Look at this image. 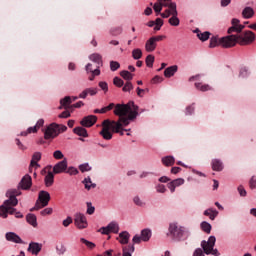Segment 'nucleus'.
<instances>
[{
	"label": "nucleus",
	"mask_w": 256,
	"mask_h": 256,
	"mask_svg": "<svg viewBox=\"0 0 256 256\" xmlns=\"http://www.w3.org/2000/svg\"><path fill=\"white\" fill-rule=\"evenodd\" d=\"M18 195H21V193L17 190H10L6 193L8 199L0 206V217L2 219H7L9 215H15L16 219H23L21 212H17V209L13 208L19 204Z\"/></svg>",
	"instance_id": "nucleus-2"
},
{
	"label": "nucleus",
	"mask_w": 256,
	"mask_h": 256,
	"mask_svg": "<svg viewBox=\"0 0 256 256\" xmlns=\"http://www.w3.org/2000/svg\"><path fill=\"white\" fill-rule=\"evenodd\" d=\"M26 221H27V223L32 225V227H36L37 226V216H35V214H28L26 216Z\"/></svg>",
	"instance_id": "nucleus-32"
},
{
	"label": "nucleus",
	"mask_w": 256,
	"mask_h": 256,
	"mask_svg": "<svg viewBox=\"0 0 256 256\" xmlns=\"http://www.w3.org/2000/svg\"><path fill=\"white\" fill-rule=\"evenodd\" d=\"M201 229L204 231V233H211V224L209 222H202L201 223Z\"/></svg>",
	"instance_id": "nucleus-39"
},
{
	"label": "nucleus",
	"mask_w": 256,
	"mask_h": 256,
	"mask_svg": "<svg viewBox=\"0 0 256 256\" xmlns=\"http://www.w3.org/2000/svg\"><path fill=\"white\" fill-rule=\"evenodd\" d=\"M151 235H152L151 230L143 229L141 231V236L140 237L142 238V241L147 242V241H149V239H151Z\"/></svg>",
	"instance_id": "nucleus-31"
},
{
	"label": "nucleus",
	"mask_w": 256,
	"mask_h": 256,
	"mask_svg": "<svg viewBox=\"0 0 256 256\" xmlns=\"http://www.w3.org/2000/svg\"><path fill=\"white\" fill-rule=\"evenodd\" d=\"M114 115L119 117L118 121L106 119L102 122V130L100 131L101 137L105 141H111L113 139V133H119V135H125L123 127H127L131 121L137 119L139 115V106L135 105V102H129L128 104H116Z\"/></svg>",
	"instance_id": "nucleus-1"
},
{
	"label": "nucleus",
	"mask_w": 256,
	"mask_h": 256,
	"mask_svg": "<svg viewBox=\"0 0 256 256\" xmlns=\"http://www.w3.org/2000/svg\"><path fill=\"white\" fill-rule=\"evenodd\" d=\"M87 211L86 213L88 215H93V213H95V208L93 207V204H91V202H87Z\"/></svg>",
	"instance_id": "nucleus-46"
},
{
	"label": "nucleus",
	"mask_w": 256,
	"mask_h": 256,
	"mask_svg": "<svg viewBox=\"0 0 256 256\" xmlns=\"http://www.w3.org/2000/svg\"><path fill=\"white\" fill-rule=\"evenodd\" d=\"M31 185H33V180L29 174H26L19 183V187L24 191L31 189Z\"/></svg>",
	"instance_id": "nucleus-12"
},
{
	"label": "nucleus",
	"mask_w": 256,
	"mask_h": 256,
	"mask_svg": "<svg viewBox=\"0 0 256 256\" xmlns=\"http://www.w3.org/2000/svg\"><path fill=\"white\" fill-rule=\"evenodd\" d=\"M56 250L58 255H63V253H65L66 251L65 246H63L62 244L59 246H56Z\"/></svg>",
	"instance_id": "nucleus-58"
},
{
	"label": "nucleus",
	"mask_w": 256,
	"mask_h": 256,
	"mask_svg": "<svg viewBox=\"0 0 256 256\" xmlns=\"http://www.w3.org/2000/svg\"><path fill=\"white\" fill-rule=\"evenodd\" d=\"M74 224L78 229H87V217L85 214L77 213L75 214Z\"/></svg>",
	"instance_id": "nucleus-9"
},
{
	"label": "nucleus",
	"mask_w": 256,
	"mask_h": 256,
	"mask_svg": "<svg viewBox=\"0 0 256 256\" xmlns=\"http://www.w3.org/2000/svg\"><path fill=\"white\" fill-rule=\"evenodd\" d=\"M157 49V42L153 39V37H150L146 43H145V50L147 53H153Z\"/></svg>",
	"instance_id": "nucleus-16"
},
{
	"label": "nucleus",
	"mask_w": 256,
	"mask_h": 256,
	"mask_svg": "<svg viewBox=\"0 0 256 256\" xmlns=\"http://www.w3.org/2000/svg\"><path fill=\"white\" fill-rule=\"evenodd\" d=\"M53 157H54V159L59 160V159H63L65 157V155H63V152H61L60 150H56L53 153Z\"/></svg>",
	"instance_id": "nucleus-49"
},
{
	"label": "nucleus",
	"mask_w": 256,
	"mask_h": 256,
	"mask_svg": "<svg viewBox=\"0 0 256 256\" xmlns=\"http://www.w3.org/2000/svg\"><path fill=\"white\" fill-rule=\"evenodd\" d=\"M71 103H73V100L70 96H66L63 99L60 100V104L61 106H59V109H67V107H69V105H71Z\"/></svg>",
	"instance_id": "nucleus-26"
},
{
	"label": "nucleus",
	"mask_w": 256,
	"mask_h": 256,
	"mask_svg": "<svg viewBox=\"0 0 256 256\" xmlns=\"http://www.w3.org/2000/svg\"><path fill=\"white\" fill-rule=\"evenodd\" d=\"M99 87L107 93L109 91V86L107 85V82H99Z\"/></svg>",
	"instance_id": "nucleus-55"
},
{
	"label": "nucleus",
	"mask_w": 256,
	"mask_h": 256,
	"mask_svg": "<svg viewBox=\"0 0 256 256\" xmlns=\"http://www.w3.org/2000/svg\"><path fill=\"white\" fill-rule=\"evenodd\" d=\"M59 119H69L71 117V112L69 110H65L61 114L58 115Z\"/></svg>",
	"instance_id": "nucleus-48"
},
{
	"label": "nucleus",
	"mask_w": 256,
	"mask_h": 256,
	"mask_svg": "<svg viewBox=\"0 0 256 256\" xmlns=\"http://www.w3.org/2000/svg\"><path fill=\"white\" fill-rule=\"evenodd\" d=\"M83 183H84V185H85V189H88V191H89V189H91V188H92V189H95V187H97V184L91 182V178H90V177L85 178L84 181H83Z\"/></svg>",
	"instance_id": "nucleus-35"
},
{
	"label": "nucleus",
	"mask_w": 256,
	"mask_h": 256,
	"mask_svg": "<svg viewBox=\"0 0 256 256\" xmlns=\"http://www.w3.org/2000/svg\"><path fill=\"white\" fill-rule=\"evenodd\" d=\"M123 254L122 256H131V253H135V246L132 244L128 246H124L122 248Z\"/></svg>",
	"instance_id": "nucleus-28"
},
{
	"label": "nucleus",
	"mask_w": 256,
	"mask_h": 256,
	"mask_svg": "<svg viewBox=\"0 0 256 256\" xmlns=\"http://www.w3.org/2000/svg\"><path fill=\"white\" fill-rule=\"evenodd\" d=\"M113 83H114V85H116V87H123V85H125V82L123 81V79H121L119 77H115L113 79Z\"/></svg>",
	"instance_id": "nucleus-43"
},
{
	"label": "nucleus",
	"mask_w": 256,
	"mask_h": 256,
	"mask_svg": "<svg viewBox=\"0 0 256 256\" xmlns=\"http://www.w3.org/2000/svg\"><path fill=\"white\" fill-rule=\"evenodd\" d=\"M67 171V160L64 158L62 161L58 162L53 167L54 175H59L60 173H65Z\"/></svg>",
	"instance_id": "nucleus-11"
},
{
	"label": "nucleus",
	"mask_w": 256,
	"mask_h": 256,
	"mask_svg": "<svg viewBox=\"0 0 256 256\" xmlns=\"http://www.w3.org/2000/svg\"><path fill=\"white\" fill-rule=\"evenodd\" d=\"M86 93H87L88 95H91V96L97 95V89H96V88H87V89H86Z\"/></svg>",
	"instance_id": "nucleus-62"
},
{
	"label": "nucleus",
	"mask_w": 256,
	"mask_h": 256,
	"mask_svg": "<svg viewBox=\"0 0 256 256\" xmlns=\"http://www.w3.org/2000/svg\"><path fill=\"white\" fill-rule=\"evenodd\" d=\"M249 185H250V189L256 188V177L255 176H252V178L250 179Z\"/></svg>",
	"instance_id": "nucleus-61"
},
{
	"label": "nucleus",
	"mask_w": 256,
	"mask_h": 256,
	"mask_svg": "<svg viewBox=\"0 0 256 256\" xmlns=\"http://www.w3.org/2000/svg\"><path fill=\"white\" fill-rule=\"evenodd\" d=\"M255 41V33L251 31L240 32L238 35H229L226 37H222L220 43H222V47L224 49H229L231 47H235L238 45H251Z\"/></svg>",
	"instance_id": "nucleus-3"
},
{
	"label": "nucleus",
	"mask_w": 256,
	"mask_h": 256,
	"mask_svg": "<svg viewBox=\"0 0 256 256\" xmlns=\"http://www.w3.org/2000/svg\"><path fill=\"white\" fill-rule=\"evenodd\" d=\"M130 237L131 235L129 234V232L127 231L121 232L119 234V243H121V245H127V243H129Z\"/></svg>",
	"instance_id": "nucleus-20"
},
{
	"label": "nucleus",
	"mask_w": 256,
	"mask_h": 256,
	"mask_svg": "<svg viewBox=\"0 0 256 256\" xmlns=\"http://www.w3.org/2000/svg\"><path fill=\"white\" fill-rule=\"evenodd\" d=\"M90 61H93V63H96L97 67H103V56L98 53L91 54L89 56Z\"/></svg>",
	"instance_id": "nucleus-19"
},
{
	"label": "nucleus",
	"mask_w": 256,
	"mask_h": 256,
	"mask_svg": "<svg viewBox=\"0 0 256 256\" xmlns=\"http://www.w3.org/2000/svg\"><path fill=\"white\" fill-rule=\"evenodd\" d=\"M255 15V10L251 7H245L242 11V16L244 19H251Z\"/></svg>",
	"instance_id": "nucleus-24"
},
{
	"label": "nucleus",
	"mask_w": 256,
	"mask_h": 256,
	"mask_svg": "<svg viewBox=\"0 0 256 256\" xmlns=\"http://www.w3.org/2000/svg\"><path fill=\"white\" fill-rule=\"evenodd\" d=\"M195 88L198 90V91H202V92H205V91H211V86H209L208 84H203V83H195Z\"/></svg>",
	"instance_id": "nucleus-33"
},
{
	"label": "nucleus",
	"mask_w": 256,
	"mask_h": 256,
	"mask_svg": "<svg viewBox=\"0 0 256 256\" xmlns=\"http://www.w3.org/2000/svg\"><path fill=\"white\" fill-rule=\"evenodd\" d=\"M160 4L162 5V7H168V10L172 11V13H173L174 9H177V4L175 2H169V1L164 0V2H162ZM173 7H174V9H173Z\"/></svg>",
	"instance_id": "nucleus-36"
},
{
	"label": "nucleus",
	"mask_w": 256,
	"mask_h": 256,
	"mask_svg": "<svg viewBox=\"0 0 256 256\" xmlns=\"http://www.w3.org/2000/svg\"><path fill=\"white\" fill-rule=\"evenodd\" d=\"M163 19H168V17H171L173 15V10H165L163 13L160 14Z\"/></svg>",
	"instance_id": "nucleus-51"
},
{
	"label": "nucleus",
	"mask_w": 256,
	"mask_h": 256,
	"mask_svg": "<svg viewBox=\"0 0 256 256\" xmlns=\"http://www.w3.org/2000/svg\"><path fill=\"white\" fill-rule=\"evenodd\" d=\"M66 173H68V175H77L79 170H77L75 167H69Z\"/></svg>",
	"instance_id": "nucleus-54"
},
{
	"label": "nucleus",
	"mask_w": 256,
	"mask_h": 256,
	"mask_svg": "<svg viewBox=\"0 0 256 256\" xmlns=\"http://www.w3.org/2000/svg\"><path fill=\"white\" fill-rule=\"evenodd\" d=\"M132 57L133 59H135L136 61H139V59H141V57H143V51H141L140 48H136L132 51Z\"/></svg>",
	"instance_id": "nucleus-37"
},
{
	"label": "nucleus",
	"mask_w": 256,
	"mask_h": 256,
	"mask_svg": "<svg viewBox=\"0 0 256 256\" xmlns=\"http://www.w3.org/2000/svg\"><path fill=\"white\" fill-rule=\"evenodd\" d=\"M132 241H133L134 244L139 245V243H141V241H143V239L141 238V236H139V235L136 234V235L133 237Z\"/></svg>",
	"instance_id": "nucleus-63"
},
{
	"label": "nucleus",
	"mask_w": 256,
	"mask_h": 256,
	"mask_svg": "<svg viewBox=\"0 0 256 256\" xmlns=\"http://www.w3.org/2000/svg\"><path fill=\"white\" fill-rule=\"evenodd\" d=\"M153 9L155 13H161L163 11V5L161 3H155Z\"/></svg>",
	"instance_id": "nucleus-52"
},
{
	"label": "nucleus",
	"mask_w": 256,
	"mask_h": 256,
	"mask_svg": "<svg viewBox=\"0 0 256 256\" xmlns=\"http://www.w3.org/2000/svg\"><path fill=\"white\" fill-rule=\"evenodd\" d=\"M81 243H83L84 245H86L87 248L89 249H93L94 247H96L95 243L85 239V238H81L80 239Z\"/></svg>",
	"instance_id": "nucleus-42"
},
{
	"label": "nucleus",
	"mask_w": 256,
	"mask_h": 256,
	"mask_svg": "<svg viewBox=\"0 0 256 256\" xmlns=\"http://www.w3.org/2000/svg\"><path fill=\"white\" fill-rule=\"evenodd\" d=\"M131 90H133V84H132L130 81H128V82H126V84L123 86L122 91H124L125 93H127V91H131Z\"/></svg>",
	"instance_id": "nucleus-47"
},
{
	"label": "nucleus",
	"mask_w": 256,
	"mask_h": 256,
	"mask_svg": "<svg viewBox=\"0 0 256 256\" xmlns=\"http://www.w3.org/2000/svg\"><path fill=\"white\" fill-rule=\"evenodd\" d=\"M194 33H197V37H198V39H200V41H207L209 39V36L211 35V33H209V32L201 33V31H199V29H196L194 31Z\"/></svg>",
	"instance_id": "nucleus-30"
},
{
	"label": "nucleus",
	"mask_w": 256,
	"mask_h": 256,
	"mask_svg": "<svg viewBox=\"0 0 256 256\" xmlns=\"http://www.w3.org/2000/svg\"><path fill=\"white\" fill-rule=\"evenodd\" d=\"M39 161H41V152H35L30 162L29 171H33V167H39Z\"/></svg>",
	"instance_id": "nucleus-17"
},
{
	"label": "nucleus",
	"mask_w": 256,
	"mask_h": 256,
	"mask_svg": "<svg viewBox=\"0 0 256 256\" xmlns=\"http://www.w3.org/2000/svg\"><path fill=\"white\" fill-rule=\"evenodd\" d=\"M71 223H73V218H71V216H68L65 220H63L62 225L68 227L71 225Z\"/></svg>",
	"instance_id": "nucleus-56"
},
{
	"label": "nucleus",
	"mask_w": 256,
	"mask_h": 256,
	"mask_svg": "<svg viewBox=\"0 0 256 256\" xmlns=\"http://www.w3.org/2000/svg\"><path fill=\"white\" fill-rule=\"evenodd\" d=\"M79 169L82 173H85L87 171H91V166H89V164H81Z\"/></svg>",
	"instance_id": "nucleus-50"
},
{
	"label": "nucleus",
	"mask_w": 256,
	"mask_h": 256,
	"mask_svg": "<svg viewBox=\"0 0 256 256\" xmlns=\"http://www.w3.org/2000/svg\"><path fill=\"white\" fill-rule=\"evenodd\" d=\"M41 249H43V245L37 242H31L28 246L27 251L32 255H39L41 253Z\"/></svg>",
	"instance_id": "nucleus-14"
},
{
	"label": "nucleus",
	"mask_w": 256,
	"mask_h": 256,
	"mask_svg": "<svg viewBox=\"0 0 256 256\" xmlns=\"http://www.w3.org/2000/svg\"><path fill=\"white\" fill-rule=\"evenodd\" d=\"M178 67L177 65L170 66L164 70V76L168 79L173 77L175 75V72L177 71Z\"/></svg>",
	"instance_id": "nucleus-23"
},
{
	"label": "nucleus",
	"mask_w": 256,
	"mask_h": 256,
	"mask_svg": "<svg viewBox=\"0 0 256 256\" xmlns=\"http://www.w3.org/2000/svg\"><path fill=\"white\" fill-rule=\"evenodd\" d=\"M49 201H51V194L45 190L40 191L36 202V209H43V207H47V205H49Z\"/></svg>",
	"instance_id": "nucleus-7"
},
{
	"label": "nucleus",
	"mask_w": 256,
	"mask_h": 256,
	"mask_svg": "<svg viewBox=\"0 0 256 256\" xmlns=\"http://www.w3.org/2000/svg\"><path fill=\"white\" fill-rule=\"evenodd\" d=\"M116 107L115 103H110L108 106L101 108L102 114L112 111V109L115 111Z\"/></svg>",
	"instance_id": "nucleus-40"
},
{
	"label": "nucleus",
	"mask_w": 256,
	"mask_h": 256,
	"mask_svg": "<svg viewBox=\"0 0 256 256\" xmlns=\"http://www.w3.org/2000/svg\"><path fill=\"white\" fill-rule=\"evenodd\" d=\"M146 65L147 67H153V63H155V56L149 54L147 57H146Z\"/></svg>",
	"instance_id": "nucleus-41"
},
{
	"label": "nucleus",
	"mask_w": 256,
	"mask_h": 256,
	"mask_svg": "<svg viewBox=\"0 0 256 256\" xmlns=\"http://www.w3.org/2000/svg\"><path fill=\"white\" fill-rule=\"evenodd\" d=\"M95 123H97V116L89 115L81 120L80 125H82V127H93Z\"/></svg>",
	"instance_id": "nucleus-13"
},
{
	"label": "nucleus",
	"mask_w": 256,
	"mask_h": 256,
	"mask_svg": "<svg viewBox=\"0 0 256 256\" xmlns=\"http://www.w3.org/2000/svg\"><path fill=\"white\" fill-rule=\"evenodd\" d=\"M238 192H239V195L241 197H246L247 196V191L245 190V188L243 186L238 187Z\"/></svg>",
	"instance_id": "nucleus-59"
},
{
	"label": "nucleus",
	"mask_w": 256,
	"mask_h": 256,
	"mask_svg": "<svg viewBox=\"0 0 256 256\" xmlns=\"http://www.w3.org/2000/svg\"><path fill=\"white\" fill-rule=\"evenodd\" d=\"M133 202L138 206V207H145V202L142 201L139 196L134 197Z\"/></svg>",
	"instance_id": "nucleus-44"
},
{
	"label": "nucleus",
	"mask_w": 256,
	"mask_h": 256,
	"mask_svg": "<svg viewBox=\"0 0 256 256\" xmlns=\"http://www.w3.org/2000/svg\"><path fill=\"white\" fill-rule=\"evenodd\" d=\"M247 75H248V70L245 67L241 68L239 77H247Z\"/></svg>",
	"instance_id": "nucleus-64"
},
{
	"label": "nucleus",
	"mask_w": 256,
	"mask_h": 256,
	"mask_svg": "<svg viewBox=\"0 0 256 256\" xmlns=\"http://www.w3.org/2000/svg\"><path fill=\"white\" fill-rule=\"evenodd\" d=\"M213 171H223V162L219 159L212 160Z\"/></svg>",
	"instance_id": "nucleus-29"
},
{
	"label": "nucleus",
	"mask_w": 256,
	"mask_h": 256,
	"mask_svg": "<svg viewBox=\"0 0 256 256\" xmlns=\"http://www.w3.org/2000/svg\"><path fill=\"white\" fill-rule=\"evenodd\" d=\"M46 187H51L55 183V175L53 172H48L44 179Z\"/></svg>",
	"instance_id": "nucleus-22"
},
{
	"label": "nucleus",
	"mask_w": 256,
	"mask_h": 256,
	"mask_svg": "<svg viewBox=\"0 0 256 256\" xmlns=\"http://www.w3.org/2000/svg\"><path fill=\"white\" fill-rule=\"evenodd\" d=\"M65 131H67V126L51 123L44 131V139H46V141H49V139H55V137H59L60 133H65Z\"/></svg>",
	"instance_id": "nucleus-5"
},
{
	"label": "nucleus",
	"mask_w": 256,
	"mask_h": 256,
	"mask_svg": "<svg viewBox=\"0 0 256 256\" xmlns=\"http://www.w3.org/2000/svg\"><path fill=\"white\" fill-rule=\"evenodd\" d=\"M175 187H180V185H183L185 183V180L183 178H178L172 181Z\"/></svg>",
	"instance_id": "nucleus-53"
},
{
	"label": "nucleus",
	"mask_w": 256,
	"mask_h": 256,
	"mask_svg": "<svg viewBox=\"0 0 256 256\" xmlns=\"http://www.w3.org/2000/svg\"><path fill=\"white\" fill-rule=\"evenodd\" d=\"M193 256H205V251L201 248H197L194 251Z\"/></svg>",
	"instance_id": "nucleus-57"
},
{
	"label": "nucleus",
	"mask_w": 256,
	"mask_h": 256,
	"mask_svg": "<svg viewBox=\"0 0 256 256\" xmlns=\"http://www.w3.org/2000/svg\"><path fill=\"white\" fill-rule=\"evenodd\" d=\"M168 231L174 241H185L189 237V230L176 223L170 224Z\"/></svg>",
	"instance_id": "nucleus-4"
},
{
	"label": "nucleus",
	"mask_w": 256,
	"mask_h": 256,
	"mask_svg": "<svg viewBox=\"0 0 256 256\" xmlns=\"http://www.w3.org/2000/svg\"><path fill=\"white\" fill-rule=\"evenodd\" d=\"M221 46V47H223V44L221 43V38L219 39V38H217V37H212L211 39H210V44H209V47L211 48V49H213V48H215V47H217V46Z\"/></svg>",
	"instance_id": "nucleus-34"
},
{
	"label": "nucleus",
	"mask_w": 256,
	"mask_h": 256,
	"mask_svg": "<svg viewBox=\"0 0 256 256\" xmlns=\"http://www.w3.org/2000/svg\"><path fill=\"white\" fill-rule=\"evenodd\" d=\"M162 163L165 167H173V165H175V158L173 156L163 157Z\"/></svg>",
	"instance_id": "nucleus-27"
},
{
	"label": "nucleus",
	"mask_w": 256,
	"mask_h": 256,
	"mask_svg": "<svg viewBox=\"0 0 256 256\" xmlns=\"http://www.w3.org/2000/svg\"><path fill=\"white\" fill-rule=\"evenodd\" d=\"M73 133H75V135H78L79 137H89V134L87 133V129L81 126L74 128Z\"/></svg>",
	"instance_id": "nucleus-25"
},
{
	"label": "nucleus",
	"mask_w": 256,
	"mask_h": 256,
	"mask_svg": "<svg viewBox=\"0 0 256 256\" xmlns=\"http://www.w3.org/2000/svg\"><path fill=\"white\" fill-rule=\"evenodd\" d=\"M119 67H121V64H119V62H117V61L110 62L111 71H117V69H119Z\"/></svg>",
	"instance_id": "nucleus-45"
},
{
	"label": "nucleus",
	"mask_w": 256,
	"mask_h": 256,
	"mask_svg": "<svg viewBox=\"0 0 256 256\" xmlns=\"http://www.w3.org/2000/svg\"><path fill=\"white\" fill-rule=\"evenodd\" d=\"M121 77L125 79L126 81H131L133 79V74L127 70H123L120 72Z\"/></svg>",
	"instance_id": "nucleus-38"
},
{
	"label": "nucleus",
	"mask_w": 256,
	"mask_h": 256,
	"mask_svg": "<svg viewBox=\"0 0 256 256\" xmlns=\"http://www.w3.org/2000/svg\"><path fill=\"white\" fill-rule=\"evenodd\" d=\"M204 215L209 217L211 221H215V218L219 215V212L213 208H209L204 211Z\"/></svg>",
	"instance_id": "nucleus-21"
},
{
	"label": "nucleus",
	"mask_w": 256,
	"mask_h": 256,
	"mask_svg": "<svg viewBox=\"0 0 256 256\" xmlns=\"http://www.w3.org/2000/svg\"><path fill=\"white\" fill-rule=\"evenodd\" d=\"M172 9L174 10L172 12V17L168 20V23L172 25V27H179V23H181V21L179 20V17H177V9H175V7H172Z\"/></svg>",
	"instance_id": "nucleus-18"
},
{
	"label": "nucleus",
	"mask_w": 256,
	"mask_h": 256,
	"mask_svg": "<svg viewBox=\"0 0 256 256\" xmlns=\"http://www.w3.org/2000/svg\"><path fill=\"white\" fill-rule=\"evenodd\" d=\"M216 241H217V239L215 238V236H210L208 238V241L203 240L201 242V247H202L205 255H214V256L221 255V253H219V250L214 249Z\"/></svg>",
	"instance_id": "nucleus-6"
},
{
	"label": "nucleus",
	"mask_w": 256,
	"mask_h": 256,
	"mask_svg": "<svg viewBox=\"0 0 256 256\" xmlns=\"http://www.w3.org/2000/svg\"><path fill=\"white\" fill-rule=\"evenodd\" d=\"M167 36L165 35H158V36H152V39L158 43L159 41H163V39H166Z\"/></svg>",
	"instance_id": "nucleus-60"
},
{
	"label": "nucleus",
	"mask_w": 256,
	"mask_h": 256,
	"mask_svg": "<svg viewBox=\"0 0 256 256\" xmlns=\"http://www.w3.org/2000/svg\"><path fill=\"white\" fill-rule=\"evenodd\" d=\"M5 239L6 241H10V243H19V244H23V239H21V237H19V235H17L14 232H8L5 234Z\"/></svg>",
	"instance_id": "nucleus-15"
},
{
	"label": "nucleus",
	"mask_w": 256,
	"mask_h": 256,
	"mask_svg": "<svg viewBox=\"0 0 256 256\" xmlns=\"http://www.w3.org/2000/svg\"><path fill=\"white\" fill-rule=\"evenodd\" d=\"M240 23L241 21L239 19L237 18L232 19L231 21L232 27L228 29L229 35H231V33H241L245 29V25Z\"/></svg>",
	"instance_id": "nucleus-10"
},
{
	"label": "nucleus",
	"mask_w": 256,
	"mask_h": 256,
	"mask_svg": "<svg viewBox=\"0 0 256 256\" xmlns=\"http://www.w3.org/2000/svg\"><path fill=\"white\" fill-rule=\"evenodd\" d=\"M102 235H109V233H119V224L116 222H111L106 227H102L99 230Z\"/></svg>",
	"instance_id": "nucleus-8"
}]
</instances>
